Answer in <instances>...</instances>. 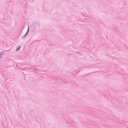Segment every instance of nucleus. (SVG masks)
I'll list each match as a JSON object with an SVG mask.
<instances>
[{
  "instance_id": "obj_1",
  "label": "nucleus",
  "mask_w": 128,
  "mask_h": 128,
  "mask_svg": "<svg viewBox=\"0 0 128 128\" xmlns=\"http://www.w3.org/2000/svg\"><path fill=\"white\" fill-rule=\"evenodd\" d=\"M20 46H19L17 48L16 50V51H18L20 49Z\"/></svg>"
},
{
  "instance_id": "obj_2",
  "label": "nucleus",
  "mask_w": 128,
  "mask_h": 128,
  "mask_svg": "<svg viewBox=\"0 0 128 128\" xmlns=\"http://www.w3.org/2000/svg\"><path fill=\"white\" fill-rule=\"evenodd\" d=\"M29 28H28V31H27V33L29 31Z\"/></svg>"
}]
</instances>
